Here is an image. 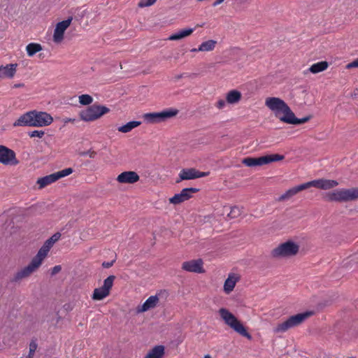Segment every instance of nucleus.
<instances>
[{"label": "nucleus", "instance_id": "f257e3e1", "mask_svg": "<svg viewBox=\"0 0 358 358\" xmlns=\"http://www.w3.org/2000/svg\"><path fill=\"white\" fill-rule=\"evenodd\" d=\"M265 105L274 113L277 118L287 124H300L310 120V117H305L301 119L296 117L288 105L278 97H268L265 101Z\"/></svg>", "mask_w": 358, "mask_h": 358}, {"label": "nucleus", "instance_id": "f03ea898", "mask_svg": "<svg viewBox=\"0 0 358 358\" xmlns=\"http://www.w3.org/2000/svg\"><path fill=\"white\" fill-rule=\"evenodd\" d=\"M53 117L46 112L31 110L22 115L14 123V127H46L51 124Z\"/></svg>", "mask_w": 358, "mask_h": 358}, {"label": "nucleus", "instance_id": "7ed1b4c3", "mask_svg": "<svg viewBox=\"0 0 358 358\" xmlns=\"http://www.w3.org/2000/svg\"><path fill=\"white\" fill-rule=\"evenodd\" d=\"M338 185V182L334 180H328V179H318L314 180L312 181L307 182L306 183L301 184L298 186L294 187L287 191L283 194H282L278 201H285L287 200L292 196H294L297 193L311 187H314L321 189H329L336 187Z\"/></svg>", "mask_w": 358, "mask_h": 358}, {"label": "nucleus", "instance_id": "20e7f679", "mask_svg": "<svg viewBox=\"0 0 358 358\" xmlns=\"http://www.w3.org/2000/svg\"><path fill=\"white\" fill-rule=\"evenodd\" d=\"M218 313L225 324L229 326L231 329L249 340L252 338V336L247 331L243 324L228 309L221 308L218 310Z\"/></svg>", "mask_w": 358, "mask_h": 358}, {"label": "nucleus", "instance_id": "39448f33", "mask_svg": "<svg viewBox=\"0 0 358 358\" xmlns=\"http://www.w3.org/2000/svg\"><path fill=\"white\" fill-rule=\"evenodd\" d=\"M358 199V188L341 189L326 194L329 201L347 202Z\"/></svg>", "mask_w": 358, "mask_h": 358}, {"label": "nucleus", "instance_id": "423d86ee", "mask_svg": "<svg viewBox=\"0 0 358 358\" xmlns=\"http://www.w3.org/2000/svg\"><path fill=\"white\" fill-rule=\"evenodd\" d=\"M312 314V312L308 311L292 315L285 322L277 324L276 327L273 328V331L276 334L284 333L288 329L302 324L307 318L311 316Z\"/></svg>", "mask_w": 358, "mask_h": 358}, {"label": "nucleus", "instance_id": "0eeeda50", "mask_svg": "<svg viewBox=\"0 0 358 358\" xmlns=\"http://www.w3.org/2000/svg\"><path fill=\"white\" fill-rule=\"evenodd\" d=\"M299 250L298 244L287 241L272 250L271 255L274 258H284L296 255Z\"/></svg>", "mask_w": 358, "mask_h": 358}, {"label": "nucleus", "instance_id": "6e6552de", "mask_svg": "<svg viewBox=\"0 0 358 358\" xmlns=\"http://www.w3.org/2000/svg\"><path fill=\"white\" fill-rule=\"evenodd\" d=\"M285 158L284 155L273 154L264 155L259 157H245L242 160V163L248 167L261 166L270 164L271 162H278Z\"/></svg>", "mask_w": 358, "mask_h": 358}, {"label": "nucleus", "instance_id": "1a4fd4ad", "mask_svg": "<svg viewBox=\"0 0 358 358\" xmlns=\"http://www.w3.org/2000/svg\"><path fill=\"white\" fill-rule=\"evenodd\" d=\"M109 108L99 105H93L80 112V117L85 122H92L109 112Z\"/></svg>", "mask_w": 358, "mask_h": 358}, {"label": "nucleus", "instance_id": "9d476101", "mask_svg": "<svg viewBox=\"0 0 358 358\" xmlns=\"http://www.w3.org/2000/svg\"><path fill=\"white\" fill-rule=\"evenodd\" d=\"M178 113L177 110H165L157 113H145L143 116L144 120L149 124H156L165 121L174 117Z\"/></svg>", "mask_w": 358, "mask_h": 358}, {"label": "nucleus", "instance_id": "9b49d317", "mask_svg": "<svg viewBox=\"0 0 358 358\" xmlns=\"http://www.w3.org/2000/svg\"><path fill=\"white\" fill-rule=\"evenodd\" d=\"M73 171V169L71 168L63 169L50 175L38 178L37 180V184L38 185L40 189H43L47 185H49L57 181V180L71 174Z\"/></svg>", "mask_w": 358, "mask_h": 358}, {"label": "nucleus", "instance_id": "f8f14e48", "mask_svg": "<svg viewBox=\"0 0 358 358\" xmlns=\"http://www.w3.org/2000/svg\"><path fill=\"white\" fill-rule=\"evenodd\" d=\"M115 279V275H109L103 281V285L99 288L94 289L92 298L93 300L100 301L108 296L110 294L114 280Z\"/></svg>", "mask_w": 358, "mask_h": 358}, {"label": "nucleus", "instance_id": "ddd939ff", "mask_svg": "<svg viewBox=\"0 0 358 358\" xmlns=\"http://www.w3.org/2000/svg\"><path fill=\"white\" fill-rule=\"evenodd\" d=\"M41 265V263L39 262V260H37L35 257H34L27 266L17 271L14 275L11 281L17 282L22 279L29 277L32 273L36 271Z\"/></svg>", "mask_w": 358, "mask_h": 358}, {"label": "nucleus", "instance_id": "4468645a", "mask_svg": "<svg viewBox=\"0 0 358 358\" xmlns=\"http://www.w3.org/2000/svg\"><path fill=\"white\" fill-rule=\"evenodd\" d=\"M0 163L3 165L15 166L18 164L19 161L13 150L0 145Z\"/></svg>", "mask_w": 358, "mask_h": 358}, {"label": "nucleus", "instance_id": "2eb2a0df", "mask_svg": "<svg viewBox=\"0 0 358 358\" xmlns=\"http://www.w3.org/2000/svg\"><path fill=\"white\" fill-rule=\"evenodd\" d=\"M209 175V172H201L196 169H183L179 173V178L176 180V182H180L185 180H194L199 178L206 177Z\"/></svg>", "mask_w": 358, "mask_h": 358}, {"label": "nucleus", "instance_id": "dca6fc26", "mask_svg": "<svg viewBox=\"0 0 358 358\" xmlns=\"http://www.w3.org/2000/svg\"><path fill=\"white\" fill-rule=\"evenodd\" d=\"M198 189L194 187L185 188L169 199V202L173 204H179L192 198V194L197 192Z\"/></svg>", "mask_w": 358, "mask_h": 358}, {"label": "nucleus", "instance_id": "f3484780", "mask_svg": "<svg viewBox=\"0 0 358 358\" xmlns=\"http://www.w3.org/2000/svg\"><path fill=\"white\" fill-rule=\"evenodd\" d=\"M73 17H69L68 19L59 22L56 24L53 34V40L55 42L59 43L63 40L64 31L70 26Z\"/></svg>", "mask_w": 358, "mask_h": 358}, {"label": "nucleus", "instance_id": "a211bd4d", "mask_svg": "<svg viewBox=\"0 0 358 358\" xmlns=\"http://www.w3.org/2000/svg\"><path fill=\"white\" fill-rule=\"evenodd\" d=\"M182 268L186 271L196 273H203L205 271L203 268V261L201 259L184 262Z\"/></svg>", "mask_w": 358, "mask_h": 358}, {"label": "nucleus", "instance_id": "6ab92c4d", "mask_svg": "<svg viewBox=\"0 0 358 358\" xmlns=\"http://www.w3.org/2000/svg\"><path fill=\"white\" fill-rule=\"evenodd\" d=\"M139 176L135 171H124L118 175L117 181L120 183L134 184L139 180Z\"/></svg>", "mask_w": 358, "mask_h": 358}, {"label": "nucleus", "instance_id": "aec40b11", "mask_svg": "<svg viewBox=\"0 0 358 358\" xmlns=\"http://www.w3.org/2000/svg\"><path fill=\"white\" fill-rule=\"evenodd\" d=\"M159 301V299L157 294L150 296L141 306H138L136 308V313H144L155 308L157 306Z\"/></svg>", "mask_w": 358, "mask_h": 358}, {"label": "nucleus", "instance_id": "412c9836", "mask_svg": "<svg viewBox=\"0 0 358 358\" xmlns=\"http://www.w3.org/2000/svg\"><path fill=\"white\" fill-rule=\"evenodd\" d=\"M53 245L54 243L50 239H48L34 257L42 264Z\"/></svg>", "mask_w": 358, "mask_h": 358}, {"label": "nucleus", "instance_id": "4be33fe9", "mask_svg": "<svg viewBox=\"0 0 358 358\" xmlns=\"http://www.w3.org/2000/svg\"><path fill=\"white\" fill-rule=\"evenodd\" d=\"M238 280V277L236 274H229L224 284V291L225 293L229 294L232 292Z\"/></svg>", "mask_w": 358, "mask_h": 358}, {"label": "nucleus", "instance_id": "5701e85b", "mask_svg": "<svg viewBox=\"0 0 358 358\" xmlns=\"http://www.w3.org/2000/svg\"><path fill=\"white\" fill-rule=\"evenodd\" d=\"M17 64H8L5 66H0V77L11 78L16 72Z\"/></svg>", "mask_w": 358, "mask_h": 358}, {"label": "nucleus", "instance_id": "b1692460", "mask_svg": "<svg viewBox=\"0 0 358 358\" xmlns=\"http://www.w3.org/2000/svg\"><path fill=\"white\" fill-rule=\"evenodd\" d=\"M164 354V346L161 345H156L148 352L145 358H162Z\"/></svg>", "mask_w": 358, "mask_h": 358}, {"label": "nucleus", "instance_id": "393cba45", "mask_svg": "<svg viewBox=\"0 0 358 358\" xmlns=\"http://www.w3.org/2000/svg\"><path fill=\"white\" fill-rule=\"evenodd\" d=\"M194 30V29H193V28H187V29L179 30L178 32L171 35L169 37V40H170V41L180 40L183 38H185V37L191 35L193 33Z\"/></svg>", "mask_w": 358, "mask_h": 358}, {"label": "nucleus", "instance_id": "a878e982", "mask_svg": "<svg viewBox=\"0 0 358 358\" xmlns=\"http://www.w3.org/2000/svg\"><path fill=\"white\" fill-rule=\"evenodd\" d=\"M241 99V93L236 90L229 91L226 94V101L230 104L237 103Z\"/></svg>", "mask_w": 358, "mask_h": 358}, {"label": "nucleus", "instance_id": "bb28decb", "mask_svg": "<svg viewBox=\"0 0 358 358\" xmlns=\"http://www.w3.org/2000/svg\"><path fill=\"white\" fill-rule=\"evenodd\" d=\"M329 64L326 61L320 62L315 64H313L308 69L309 71L312 73H318L326 70L328 68Z\"/></svg>", "mask_w": 358, "mask_h": 358}, {"label": "nucleus", "instance_id": "cd10ccee", "mask_svg": "<svg viewBox=\"0 0 358 358\" xmlns=\"http://www.w3.org/2000/svg\"><path fill=\"white\" fill-rule=\"evenodd\" d=\"M140 124L141 122L139 121H131L121 127H119L117 128V130L122 133H128L131 131L133 129L138 127Z\"/></svg>", "mask_w": 358, "mask_h": 358}, {"label": "nucleus", "instance_id": "c85d7f7f", "mask_svg": "<svg viewBox=\"0 0 358 358\" xmlns=\"http://www.w3.org/2000/svg\"><path fill=\"white\" fill-rule=\"evenodd\" d=\"M217 42L214 40H208L203 42L197 48L201 52H209L214 50Z\"/></svg>", "mask_w": 358, "mask_h": 358}, {"label": "nucleus", "instance_id": "c756f323", "mask_svg": "<svg viewBox=\"0 0 358 358\" xmlns=\"http://www.w3.org/2000/svg\"><path fill=\"white\" fill-rule=\"evenodd\" d=\"M42 50V46L39 43H31L26 46L27 53L29 57H33L36 53Z\"/></svg>", "mask_w": 358, "mask_h": 358}, {"label": "nucleus", "instance_id": "7c9ffc66", "mask_svg": "<svg viewBox=\"0 0 358 358\" xmlns=\"http://www.w3.org/2000/svg\"><path fill=\"white\" fill-rule=\"evenodd\" d=\"M93 99L89 94H82L79 96V102L82 105H90Z\"/></svg>", "mask_w": 358, "mask_h": 358}, {"label": "nucleus", "instance_id": "2f4dec72", "mask_svg": "<svg viewBox=\"0 0 358 358\" xmlns=\"http://www.w3.org/2000/svg\"><path fill=\"white\" fill-rule=\"evenodd\" d=\"M38 345L36 341H31L29 343V351L28 355V358H32L34 355V353L37 349Z\"/></svg>", "mask_w": 358, "mask_h": 358}, {"label": "nucleus", "instance_id": "473e14b6", "mask_svg": "<svg viewBox=\"0 0 358 358\" xmlns=\"http://www.w3.org/2000/svg\"><path fill=\"white\" fill-rule=\"evenodd\" d=\"M157 0H141L138 6L141 8L147 7L153 5Z\"/></svg>", "mask_w": 358, "mask_h": 358}, {"label": "nucleus", "instance_id": "72a5a7b5", "mask_svg": "<svg viewBox=\"0 0 358 358\" xmlns=\"http://www.w3.org/2000/svg\"><path fill=\"white\" fill-rule=\"evenodd\" d=\"M44 134H45V132L42 130H35V131H33L29 133V136L31 138L38 137L39 138H41L43 137Z\"/></svg>", "mask_w": 358, "mask_h": 358}, {"label": "nucleus", "instance_id": "f704fd0d", "mask_svg": "<svg viewBox=\"0 0 358 358\" xmlns=\"http://www.w3.org/2000/svg\"><path fill=\"white\" fill-rule=\"evenodd\" d=\"M80 156H89L90 158H94L96 155V152L94 150H89L87 151L80 152Z\"/></svg>", "mask_w": 358, "mask_h": 358}, {"label": "nucleus", "instance_id": "c9c22d12", "mask_svg": "<svg viewBox=\"0 0 358 358\" xmlns=\"http://www.w3.org/2000/svg\"><path fill=\"white\" fill-rule=\"evenodd\" d=\"M240 214V210L238 207H233L230 213H229V216L231 217H236Z\"/></svg>", "mask_w": 358, "mask_h": 358}, {"label": "nucleus", "instance_id": "e433bc0d", "mask_svg": "<svg viewBox=\"0 0 358 358\" xmlns=\"http://www.w3.org/2000/svg\"><path fill=\"white\" fill-rule=\"evenodd\" d=\"M345 68L347 69H353V68H358V58H357L356 59H355L352 62L348 63L345 66Z\"/></svg>", "mask_w": 358, "mask_h": 358}, {"label": "nucleus", "instance_id": "4c0bfd02", "mask_svg": "<svg viewBox=\"0 0 358 358\" xmlns=\"http://www.w3.org/2000/svg\"><path fill=\"white\" fill-rule=\"evenodd\" d=\"M215 106L217 108L222 109L226 106V101L223 99H220L217 101Z\"/></svg>", "mask_w": 358, "mask_h": 358}, {"label": "nucleus", "instance_id": "58836bf2", "mask_svg": "<svg viewBox=\"0 0 358 358\" xmlns=\"http://www.w3.org/2000/svg\"><path fill=\"white\" fill-rule=\"evenodd\" d=\"M60 237L61 234L57 232L52 235L49 239L52 241V243H55L60 238Z\"/></svg>", "mask_w": 358, "mask_h": 358}, {"label": "nucleus", "instance_id": "ea45409f", "mask_svg": "<svg viewBox=\"0 0 358 358\" xmlns=\"http://www.w3.org/2000/svg\"><path fill=\"white\" fill-rule=\"evenodd\" d=\"M61 270H62V266L60 265L55 266L52 269L51 274L55 275V274L58 273Z\"/></svg>", "mask_w": 358, "mask_h": 358}, {"label": "nucleus", "instance_id": "a19ab883", "mask_svg": "<svg viewBox=\"0 0 358 358\" xmlns=\"http://www.w3.org/2000/svg\"><path fill=\"white\" fill-rule=\"evenodd\" d=\"M115 262V260H113L111 262H103L102 263V266L104 268H108L113 265Z\"/></svg>", "mask_w": 358, "mask_h": 358}, {"label": "nucleus", "instance_id": "79ce46f5", "mask_svg": "<svg viewBox=\"0 0 358 358\" xmlns=\"http://www.w3.org/2000/svg\"><path fill=\"white\" fill-rule=\"evenodd\" d=\"M63 122L65 124H67V123H69V122H72V123H74L76 122V120L74 119V118H69V117H66V118H64L63 119Z\"/></svg>", "mask_w": 358, "mask_h": 358}, {"label": "nucleus", "instance_id": "37998d69", "mask_svg": "<svg viewBox=\"0 0 358 358\" xmlns=\"http://www.w3.org/2000/svg\"><path fill=\"white\" fill-rule=\"evenodd\" d=\"M224 0H216L213 3V6H217L218 5H220V3H222Z\"/></svg>", "mask_w": 358, "mask_h": 358}, {"label": "nucleus", "instance_id": "c03bdc74", "mask_svg": "<svg viewBox=\"0 0 358 358\" xmlns=\"http://www.w3.org/2000/svg\"><path fill=\"white\" fill-rule=\"evenodd\" d=\"M24 86V84L22 83H19V84H15L13 85V87L14 88H17V87H23Z\"/></svg>", "mask_w": 358, "mask_h": 358}, {"label": "nucleus", "instance_id": "a18cd8bd", "mask_svg": "<svg viewBox=\"0 0 358 358\" xmlns=\"http://www.w3.org/2000/svg\"><path fill=\"white\" fill-rule=\"evenodd\" d=\"M191 52H200L199 50H197V48H192L191 50Z\"/></svg>", "mask_w": 358, "mask_h": 358}, {"label": "nucleus", "instance_id": "49530a36", "mask_svg": "<svg viewBox=\"0 0 358 358\" xmlns=\"http://www.w3.org/2000/svg\"><path fill=\"white\" fill-rule=\"evenodd\" d=\"M203 358H212V357L210 355H206Z\"/></svg>", "mask_w": 358, "mask_h": 358}]
</instances>
